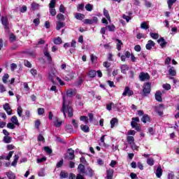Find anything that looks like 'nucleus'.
<instances>
[{"instance_id": "obj_1", "label": "nucleus", "mask_w": 179, "mask_h": 179, "mask_svg": "<svg viewBox=\"0 0 179 179\" xmlns=\"http://www.w3.org/2000/svg\"><path fill=\"white\" fill-rule=\"evenodd\" d=\"M61 111L63 113L65 118H66V114L70 117V118L73 117V109L72 108V106L69 105V102L66 101V97L65 96L63 97V104Z\"/></svg>"}, {"instance_id": "obj_2", "label": "nucleus", "mask_w": 179, "mask_h": 179, "mask_svg": "<svg viewBox=\"0 0 179 179\" xmlns=\"http://www.w3.org/2000/svg\"><path fill=\"white\" fill-rule=\"evenodd\" d=\"M132 121L131 122V128L136 129V131H141V124H138L140 122L139 117H132Z\"/></svg>"}, {"instance_id": "obj_3", "label": "nucleus", "mask_w": 179, "mask_h": 179, "mask_svg": "<svg viewBox=\"0 0 179 179\" xmlns=\"http://www.w3.org/2000/svg\"><path fill=\"white\" fill-rule=\"evenodd\" d=\"M150 83H145L143 87V96H148L150 93Z\"/></svg>"}, {"instance_id": "obj_4", "label": "nucleus", "mask_w": 179, "mask_h": 179, "mask_svg": "<svg viewBox=\"0 0 179 179\" xmlns=\"http://www.w3.org/2000/svg\"><path fill=\"white\" fill-rule=\"evenodd\" d=\"M138 78L141 82H146L150 80V76L149 73L145 72L140 73Z\"/></svg>"}, {"instance_id": "obj_5", "label": "nucleus", "mask_w": 179, "mask_h": 179, "mask_svg": "<svg viewBox=\"0 0 179 179\" xmlns=\"http://www.w3.org/2000/svg\"><path fill=\"white\" fill-rule=\"evenodd\" d=\"M48 47V44L46 45V47L43 50V55L47 58V60L49 62H51L52 61V57H51V55L50 54V52H48V49L47 48Z\"/></svg>"}, {"instance_id": "obj_6", "label": "nucleus", "mask_w": 179, "mask_h": 179, "mask_svg": "<svg viewBox=\"0 0 179 179\" xmlns=\"http://www.w3.org/2000/svg\"><path fill=\"white\" fill-rule=\"evenodd\" d=\"M1 23L6 30L9 29V21L8 17H1Z\"/></svg>"}, {"instance_id": "obj_7", "label": "nucleus", "mask_w": 179, "mask_h": 179, "mask_svg": "<svg viewBox=\"0 0 179 179\" xmlns=\"http://www.w3.org/2000/svg\"><path fill=\"white\" fill-rule=\"evenodd\" d=\"M122 96H124V97L126 96H134V91L131 90V88H129V87H125L124 90L122 93Z\"/></svg>"}, {"instance_id": "obj_8", "label": "nucleus", "mask_w": 179, "mask_h": 179, "mask_svg": "<svg viewBox=\"0 0 179 179\" xmlns=\"http://www.w3.org/2000/svg\"><path fill=\"white\" fill-rule=\"evenodd\" d=\"M3 110L7 113L8 115H12V108H10V105L8 103H6L3 106Z\"/></svg>"}, {"instance_id": "obj_9", "label": "nucleus", "mask_w": 179, "mask_h": 179, "mask_svg": "<svg viewBox=\"0 0 179 179\" xmlns=\"http://www.w3.org/2000/svg\"><path fill=\"white\" fill-rule=\"evenodd\" d=\"M78 171L80 174H83L85 176L86 173V168H85L83 164H80L78 166Z\"/></svg>"}, {"instance_id": "obj_10", "label": "nucleus", "mask_w": 179, "mask_h": 179, "mask_svg": "<svg viewBox=\"0 0 179 179\" xmlns=\"http://www.w3.org/2000/svg\"><path fill=\"white\" fill-rule=\"evenodd\" d=\"M84 176H88L89 177H93V176H94V171H93V169H92V168L88 167V168H87Z\"/></svg>"}, {"instance_id": "obj_11", "label": "nucleus", "mask_w": 179, "mask_h": 179, "mask_svg": "<svg viewBox=\"0 0 179 179\" xmlns=\"http://www.w3.org/2000/svg\"><path fill=\"white\" fill-rule=\"evenodd\" d=\"M118 108V104H114V103L110 102L106 105V110L111 111L112 108Z\"/></svg>"}, {"instance_id": "obj_12", "label": "nucleus", "mask_w": 179, "mask_h": 179, "mask_svg": "<svg viewBox=\"0 0 179 179\" xmlns=\"http://www.w3.org/2000/svg\"><path fill=\"white\" fill-rule=\"evenodd\" d=\"M76 95V91L75 90L69 89L66 92L67 97H73Z\"/></svg>"}, {"instance_id": "obj_13", "label": "nucleus", "mask_w": 179, "mask_h": 179, "mask_svg": "<svg viewBox=\"0 0 179 179\" xmlns=\"http://www.w3.org/2000/svg\"><path fill=\"white\" fill-rule=\"evenodd\" d=\"M158 44L162 47V48H164L167 45V42L164 40V38H161L157 41Z\"/></svg>"}, {"instance_id": "obj_14", "label": "nucleus", "mask_w": 179, "mask_h": 179, "mask_svg": "<svg viewBox=\"0 0 179 179\" xmlns=\"http://www.w3.org/2000/svg\"><path fill=\"white\" fill-rule=\"evenodd\" d=\"M155 43L153 41L150 40L148 41V43L145 45L146 50H152V47H155Z\"/></svg>"}, {"instance_id": "obj_15", "label": "nucleus", "mask_w": 179, "mask_h": 179, "mask_svg": "<svg viewBox=\"0 0 179 179\" xmlns=\"http://www.w3.org/2000/svg\"><path fill=\"white\" fill-rule=\"evenodd\" d=\"M120 69L122 73H127V71H129V66H128L127 64H122L120 66Z\"/></svg>"}, {"instance_id": "obj_16", "label": "nucleus", "mask_w": 179, "mask_h": 179, "mask_svg": "<svg viewBox=\"0 0 179 179\" xmlns=\"http://www.w3.org/2000/svg\"><path fill=\"white\" fill-rule=\"evenodd\" d=\"M56 24H57V27H56L57 30H61L62 27H65V22H63L61 21L57 22Z\"/></svg>"}, {"instance_id": "obj_17", "label": "nucleus", "mask_w": 179, "mask_h": 179, "mask_svg": "<svg viewBox=\"0 0 179 179\" xmlns=\"http://www.w3.org/2000/svg\"><path fill=\"white\" fill-rule=\"evenodd\" d=\"M10 121L14 125H17V127L20 125V123H19V120H17V117L16 116H13L10 119Z\"/></svg>"}, {"instance_id": "obj_18", "label": "nucleus", "mask_w": 179, "mask_h": 179, "mask_svg": "<svg viewBox=\"0 0 179 179\" xmlns=\"http://www.w3.org/2000/svg\"><path fill=\"white\" fill-rule=\"evenodd\" d=\"M142 122L146 124V122H150V117L148 115H143V117L141 118Z\"/></svg>"}, {"instance_id": "obj_19", "label": "nucleus", "mask_w": 179, "mask_h": 179, "mask_svg": "<svg viewBox=\"0 0 179 179\" xmlns=\"http://www.w3.org/2000/svg\"><path fill=\"white\" fill-rule=\"evenodd\" d=\"M69 160H73L75 159V151L72 148L69 149Z\"/></svg>"}, {"instance_id": "obj_20", "label": "nucleus", "mask_w": 179, "mask_h": 179, "mask_svg": "<svg viewBox=\"0 0 179 179\" xmlns=\"http://www.w3.org/2000/svg\"><path fill=\"white\" fill-rule=\"evenodd\" d=\"M106 173H107L106 178L113 179V176L114 175V170L109 169L106 171Z\"/></svg>"}, {"instance_id": "obj_21", "label": "nucleus", "mask_w": 179, "mask_h": 179, "mask_svg": "<svg viewBox=\"0 0 179 179\" xmlns=\"http://www.w3.org/2000/svg\"><path fill=\"white\" fill-rule=\"evenodd\" d=\"M54 125L56 128H59L62 125V121H59L58 117H56L54 120Z\"/></svg>"}, {"instance_id": "obj_22", "label": "nucleus", "mask_w": 179, "mask_h": 179, "mask_svg": "<svg viewBox=\"0 0 179 179\" xmlns=\"http://www.w3.org/2000/svg\"><path fill=\"white\" fill-rule=\"evenodd\" d=\"M115 41H117L116 48L117 51H121V48L122 47V41L120 39H115Z\"/></svg>"}, {"instance_id": "obj_23", "label": "nucleus", "mask_w": 179, "mask_h": 179, "mask_svg": "<svg viewBox=\"0 0 179 179\" xmlns=\"http://www.w3.org/2000/svg\"><path fill=\"white\" fill-rule=\"evenodd\" d=\"M162 174H163V169H162V167H158L156 171V176L157 178H160Z\"/></svg>"}, {"instance_id": "obj_24", "label": "nucleus", "mask_w": 179, "mask_h": 179, "mask_svg": "<svg viewBox=\"0 0 179 179\" xmlns=\"http://www.w3.org/2000/svg\"><path fill=\"white\" fill-rule=\"evenodd\" d=\"M54 76H55V69L52 68L49 72V78L51 79L52 82H54V80H52V78H54Z\"/></svg>"}, {"instance_id": "obj_25", "label": "nucleus", "mask_w": 179, "mask_h": 179, "mask_svg": "<svg viewBox=\"0 0 179 179\" xmlns=\"http://www.w3.org/2000/svg\"><path fill=\"white\" fill-rule=\"evenodd\" d=\"M80 128L83 132L87 133L90 131V128L87 125L81 124Z\"/></svg>"}, {"instance_id": "obj_26", "label": "nucleus", "mask_w": 179, "mask_h": 179, "mask_svg": "<svg viewBox=\"0 0 179 179\" xmlns=\"http://www.w3.org/2000/svg\"><path fill=\"white\" fill-rule=\"evenodd\" d=\"M155 99L157 101H162L163 99H162V92H157L155 93Z\"/></svg>"}, {"instance_id": "obj_27", "label": "nucleus", "mask_w": 179, "mask_h": 179, "mask_svg": "<svg viewBox=\"0 0 179 179\" xmlns=\"http://www.w3.org/2000/svg\"><path fill=\"white\" fill-rule=\"evenodd\" d=\"M76 19L78 20H83L85 19V15L82 13H77L75 15Z\"/></svg>"}, {"instance_id": "obj_28", "label": "nucleus", "mask_w": 179, "mask_h": 179, "mask_svg": "<svg viewBox=\"0 0 179 179\" xmlns=\"http://www.w3.org/2000/svg\"><path fill=\"white\" fill-rule=\"evenodd\" d=\"M13 156V151H10L7 157L1 156L0 157V159H5V160H10V157Z\"/></svg>"}, {"instance_id": "obj_29", "label": "nucleus", "mask_w": 179, "mask_h": 179, "mask_svg": "<svg viewBox=\"0 0 179 179\" xmlns=\"http://www.w3.org/2000/svg\"><path fill=\"white\" fill-rule=\"evenodd\" d=\"M118 124V119L114 117L110 120V127L113 128L115 127V124Z\"/></svg>"}, {"instance_id": "obj_30", "label": "nucleus", "mask_w": 179, "mask_h": 179, "mask_svg": "<svg viewBox=\"0 0 179 179\" xmlns=\"http://www.w3.org/2000/svg\"><path fill=\"white\" fill-rule=\"evenodd\" d=\"M169 73L171 75V76H176L177 75V72H176L174 67H171L169 69Z\"/></svg>"}, {"instance_id": "obj_31", "label": "nucleus", "mask_w": 179, "mask_h": 179, "mask_svg": "<svg viewBox=\"0 0 179 179\" xmlns=\"http://www.w3.org/2000/svg\"><path fill=\"white\" fill-rule=\"evenodd\" d=\"M53 43L57 45L62 44V39L58 36L53 40Z\"/></svg>"}, {"instance_id": "obj_32", "label": "nucleus", "mask_w": 179, "mask_h": 179, "mask_svg": "<svg viewBox=\"0 0 179 179\" xmlns=\"http://www.w3.org/2000/svg\"><path fill=\"white\" fill-rule=\"evenodd\" d=\"M8 79H9V74L5 73L2 78L3 83H5V84L8 83Z\"/></svg>"}, {"instance_id": "obj_33", "label": "nucleus", "mask_w": 179, "mask_h": 179, "mask_svg": "<svg viewBox=\"0 0 179 179\" xmlns=\"http://www.w3.org/2000/svg\"><path fill=\"white\" fill-rule=\"evenodd\" d=\"M31 9H33V10H37V9H38V8H40V4L34 2L31 4Z\"/></svg>"}, {"instance_id": "obj_34", "label": "nucleus", "mask_w": 179, "mask_h": 179, "mask_svg": "<svg viewBox=\"0 0 179 179\" xmlns=\"http://www.w3.org/2000/svg\"><path fill=\"white\" fill-rule=\"evenodd\" d=\"M177 0H168L167 1V3H168V6L169 9H171V7L173 6V5H174V3H176Z\"/></svg>"}, {"instance_id": "obj_35", "label": "nucleus", "mask_w": 179, "mask_h": 179, "mask_svg": "<svg viewBox=\"0 0 179 179\" xmlns=\"http://www.w3.org/2000/svg\"><path fill=\"white\" fill-rule=\"evenodd\" d=\"M80 121H83V122H85V124H89L87 116H80Z\"/></svg>"}, {"instance_id": "obj_36", "label": "nucleus", "mask_w": 179, "mask_h": 179, "mask_svg": "<svg viewBox=\"0 0 179 179\" xmlns=\"http://www.w3.org/2000/svg\"><path fill=\"white\" fill-rule=\"evenodd\" d=\"M11 141H12V138H10L8 136H5L3 137V143H10Z\"/></svg>"}, {"instance_id": "obj_37", "label": "nucleus", "mask_w": 179, "mask_h": 179, "mask_svg": "<svg viewBox=\"0 0 179 179\" xmlns=\"http://www.w3.org/2000/svg\"><path fill=\"white\" fill-rule=\"evenodd\" d=\"M127 141L128 142V143H133L134 142H135V138H134V136H128L127 137Z\"/></svg>"}, {"instance_id": "obj_38", "label": "nucleus", "mask_w": 179, "mask_h": 179, "mask_svg": "<svg viewBox=\"0 0 179 179\" xmlns=\"http://www.w3.org/2000/svg\"><path fill=\"white\" fill-rule=\"evenodd\" d=\"M106 29H108V31H115V26L114 24L108 25L106 27Z\"/></svg>"}, {"instance_id": "obj_39", "label": "nucleus", "mask_w": 179, "mask_h": 179, "mask_svg": "<svg viewBox=\"0 0 179 179\" xmlns=\"http://www.w3.org/2000/svg\"><path fill=\"white\" fill-rule=\"evenodd\" d=\"M147 164L148 166H153L155 164V159L153 158H148Z\"/></svg>"}, {"instance_id": "obj_40", "label": "nucleus", "mask_w": 179, "mask_h": 179, "mask_svg": "<svg viewBox=\"0 0 179 179\" xmlns=\"http://www.w3.org/2000/svg\"><path fill=\"white\" fill-rule=\"evenodd\" d=\"M89 76L90 78H94L96 76V75H97V72H96V71L94 70H91L89 72Z\"/></svg>"}, {"instance_id": "obj_41", "label": "nucleus", "mask_w": 179, "mask_h": 179, "mask_svg": "<svg viewBox=\"0 0 179 179\" xmlns=\"http://www.w3.org/2000/svg\"><path fill=\"white\" fill-rule=\"evenodd\" d=\"M150 36L152 38H154V40H157V38H159V34L150 32Z\"/></svg>"}, {"instance_id": "obj_42", "label": "nucleus", "mask_w": 179, "mask_h": 179, "mask_svg": "<svg viewBox=\"0 0 179 179\" xmlns=\"http://www.w3.org/2000/svg\"><path fill=\"white\" fill-rule=\"evenodd\" d=\"M57 19H58L59 21H64V20H65V15H64L62 13H59L57 15Z\"/></svg>"}, {"instance_id": "obj_43", "label": "nucleus", "mask_w": 179, "mask_h": 179, "mask_svg": "<svg viewBox=\"0 0 179 179\" xmlns=\"http://www.w3.org/2000/svg\"><path fill=\"white\" fill-rule=\"evenodd\" d=\"M7 128H9V129H15L16 128V124H14V123L9 122L7 124Z\"/></svg>"}, {"instance_id": "obj_44", "label": "nucleus", "mask_w": 179, "mask_h": 179, "mask_svg": "<svg viewBox=\"0 0 179 179\" xmlns=\"http://www.w3.org/2000/svg\"><path fill=\"white\" fill-rule=\"evenodd\" d=\"M6 174L9 179H15V173H13L12 171L8 172Z\"/></svg>"}, {"instance_id": "obj_45", "label": "nucleus", "mask_w": 179, "mask_h": 179, "mask_svg": "<svg viewBox=\"0 0 179 179\" xmlns=\"http://www.w3.org/2000/svg\"><path fill=\"white\" fill-rule=\"evenodd\" d=\"M103 15L108 20H110V14L108 13V10H106V8L103 9Z\"/></svg>"}, {"instance_id": "obj_46", "label": "nucleus", "mask_w": 179, "mask_h": 179, "mask_svg": "<svg viewBox=\"0 0 179 179\" xmlns=\"http://www.w3.org/2000/svg\"><path fill=\"white\" fill-rule=\"evenodd\" d=\"M43 150H45V152H46V153H48V155H51V153H52V150H51V148H50V147L46 146L43 148Z\"/></svg>"}, {"instance_id": "obj_47", "label": "nucleus", "mask_w": 179, "mask_h": 179, "mask_svg": "<svg viewBox=\"0 0 179 179\" xmlns=\"http://www.w3.org/2000/svg\"><path fill=\"white\" fill-rule=\"evenodd\" d=\"M86 10H88V12H92L93 10V6L92 4L88 3L85 6Z\"/></svg>"}, {"instance_id": "obj_48", "label": "nucleus", "mask_w": 179, "mask_h": 179, "mask_svg": "<svg viewBox=\"0 0 179 179\" xmlns=\"http://www.w3.org/2000/svg\"><path fill=\"white\" fill-rule=\"evenodd\" d=\"M141 27L142 29H143L144 30H148V29H149V26L148 25L146 22H144L141 23Z\"/></svg>"}, {"instance_id": "obj_49", "label": "nucleus", "mask_w": 179, "mask_h": 179, "mask_svg": "<svg viewBox=\"0 0 179 179\" xmlns=\"http://www.w3.org/2000/svg\"><path fill=\"white\" fill-rule=\"evenodd\" d=\"M69 174H68V173H65V172H64V171H62L61 173H60V177H61V178H68V177H69Z\"/></svg>"}, {"instance_id": "obj_50", "label": "nucleus", "mask_w": 179, "mask_h": 179, "mask_svg": "<svg viewBox=\"0 0 179 179\" xmlns=\"http://www.w3.org/2000/svg\"><path fill=\"white\" fill-rule=\"evenodd\" d=\"M49 8L50 9L55 8V0H50Z\"/></svg>"}, {"instance_id": "obj_51", "label": "nucleus", "mask_w": 179, "mask_h": 179, "mask_svg": "<svg viewBox=\"0 0 179 179\" xmlns=\"http://www.w3.org/2000/svg\"><path fill=\"white\" fill-rule=\"evenodd\" d=\"M17 113L19 117H22V113H23V110L22 109V106H18L17 109Z\"/></svg>"}, {"instance_id": "obj_52", "label": "nucleus", "mask_w": 179, "mask_h": 179, "mask_svg": "<svg viewBox=\"0 0 179 179\" xmlns=\"http://www.w3.org/2000/svg\"><path fill=\"white\" fill-rule=\"evenodd\" d=\"M50 13L51 16H55V15H57V10H55V8H50Z\"/></svg>"}, {"instance_id": "obj_53", "label": "nucleus", "mask_w": 179, "mask_h": 179, "mask_svg": "<svg viewBox=\"0 0 179 179\" xmlns=\"http://www.w3.org/2000/svg\"><path fill=\"white\" fill-rule=\"evenodd\" d=\"M16 68H17V65L16 64L13 63L10 64V69L12 72H15V69H16Z\"/></svg>"}, {"instance_id": "obj_54", "label": "nucleus", "mask_w": 179, "mask_h": 179, "mask_svg": "<svg viewBox=\"0 0 179 179\" xmlns=\"http://www.w3.org/2000/svg\"><path fill=\"white\" fill-rule=\"evenodd\" d=\"M59 10L62 13H65V6L63 4H61L59 8Z\"/></svg>"}, {"instance_id": "obj_55", "label": "nucleus", "mask_w": 179, "mask_h": 179, "mask_svg": "<svg viewBox=\"0 0 179 179\" xmlns=\"http://www.w3.org/2000/svg\"><path fill=\"white\" fill-rule=\"evenodd\" d=\"M130 145L133 150H138V146L135 145V141L130 143Z\"/></svg>"}, {"instance_id": "obj_56", "label": "nucleus", "mask_w": 179, "mask_h": 179, "mask_svg": "<svg viewBox=\"0 0 179 179\" xmlns=\"http://www.w3.org/2000/svg\"><path fill=\"white\" fill-rule=\"evenodd\" d=\"M24 64L27 68H31V63H30V62H29L28 60H24Z\"/></svg>"}, {"instance_id": "obj_57", "label": "nucleus", "mask_w": 179, "mask_h": 179, "mask_svg": "<svg viewBox=\"0 0 179 179\" xmlns=\"http://www.w3.org/2000/svg\"><path fill=\"white\" fill-rule=\"evenodd\" d=\"M72 124H73V127L76 129L79 127V125L78 124V123L76 122V120L75 119L72 120Z\"/></svg>"}, {"instance_id": "obj_58", "label": "nucleus", "mask_w": 179, "mask_h": 179, "mask_svg": "<svg viewBox=\"0 0 179 179\" xmlns=\"http://www.w3.org/2000/svg\"><path fill=\"white\" fill-rule=\"evenodd\" d=\"M44 108H39L38 109V115H43V114H44Z\"/></svg>"}, {"instance_id": "obj_59", "label": "nucleus", "mask_w": 179, "mask_h": 179, "mask_svg": "<svg viewBox=\"0 0 179 179\" xmlns=\"http://www.w3.org/2000/svg\"><path fill=\"white\" fill-rule=\"evenodd\" d=\"M30 73L32 75V76H36L37 75V70H36L34 69H31L30 70Z\"/></svg>"}, {"instance_id": "obj_60", "label": "nucleus", "mask_w": 179, "mask_h": 179, "mask_svg": "<svg viewBox=\"0 0 179 179\" xmlns=\"http://www.w3.org/2000/svg\"><path fill=\"white\" fill-rule=\"evenodd\" d=\"M163 87L165 90H170V89H171V85H170V84H165L163 85Z\"/></svg>"}, {"instance_id": "obj_61", "label": "nucleus", "mask_w": 179, "mask_h": 179, "mask_svg": "<svg viewBox=\"0 0 179 179\" xmlns=\"http://www.w3.org/2000/svg\"><path fill=\"white\" fill-rule=\"evenodd\" d=\"M103 65L105 68H110V66H111V63L108 62H104Z\"/></svg>"}, {"instance_id": "obj_62", "label": "nucleus", "mask_w": 179, "mask_h": 179, "mask_svg": "<svg viewBox=\"0 0 179 179\" xmlns=\"http://www.w3.org/2000/svg\"><path fill=\"white\" fill-rule=\"evenodd\" d=\"M88 117H89V121L90 122H93V120L94 118L93 113H89L88 114Z\"/></svg>"}, {"instance_id": "obj_63", "label": "nucleus", "mask_w": 179, "mask_h": 179, "mask_svg": "<svg viewBox=\"0 0 179 179\" xmlns=\"http://www.w3.org/2000/svg\"><path fill=\"white\" fill-rule=\"evenodd\" d=\"M84 23L85 24H93V22L90 19H85Z\"/></svg>"}, {"instance_id": "obj_64", "label": "nucleus", "mask_w": 179, "mask_h": 179, "mask_svg": "<svg viewBox=\"0 0 179 179\" xmlns=\"http://www.w3.org/2000/svg\"><path fill=\"white\" fill-rule=\"evenodd\" d=\"M123 19H124V20H126V22L128 23V22H129L131 17L126 15H122Z\"/></svg>"}]
</instances>
